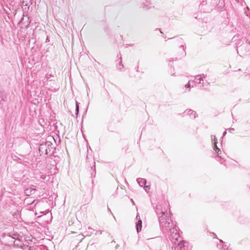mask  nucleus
<instances>
[{
	"label": "nucleus",
	"instance_id": "f257e3e1",
	"mask_svg": "<svg viewBox=\"0 0 250 250\" xmlns=\"http://www.w3.org/2000/svg\"><path fill=\"white\" fill-rule=\"evenodd\" d=\"M142 221L140 219L139 220L136 225V229L138 232L141 231L142 229Z\"/></svg>",
	"mask_w": 250,
	"mask_h": 250
},
{
	"label": "nucleus",
	"instance_id": "f03ea898",
	"mask_svg": "<svg viewBox=\"0 0 250 250\" xmlns=\"http://www.w3.org/2000/svg\"><path fill=\"white\" fill-rule=\"evenodd\" d=\"M32 191H33L34 192L35 191V189H31V188H27L25 190V193L27 195H30L32 194Z\"/></svg>",
	"mask_w": 250,
	"mask_h": 250
},
{
	"label": "nucleus",
	"instance_id": "39448f33",
	"mask_svg": "<svg viewBox=\"0 0 250 250\" xmlns=\"http://www.w3.org/2000/svg\"><path fill=\"white\" fill-rule=\"evenodd\" d=\"M76 107H77L76 108L77 110L78 111V110H79V106H78V104H76Z\"/></svg>",
	"mask_w": 250,
	"mask_h": 250
},
{
	"label": "nucleus",
	"instance_id": "20e7f679",
	"mask_svg": "<svg viewBox=\"0 0 250 250\" xmlns=\"http://www.w3.org/2000/svg\"><path fill=\"white\" fill-rule=\"evenodd\" d=\"M213 149L217 153H219V152H221V150L220 149V148H219L217 146V145H213Z\"/></svg>",
	"mask_w": 250,
	"mask_h": 250
},
{
	"label": "nucleus",
	"instance_id": "7ed1b4c3",
	"mask_svg": "<svg viewBox=\"0 0 250 250\" xmlns=\"http://www.w3.org/2000/svg\"><path fill=\"white\" fill-rule=\"evenodd\" d=\"M212 142H213V146L217 145V140L215 136H212L211 137Z\"/></svg>",
	"mask_w": 250,
	"mask_h": 250
}]
</instances>
